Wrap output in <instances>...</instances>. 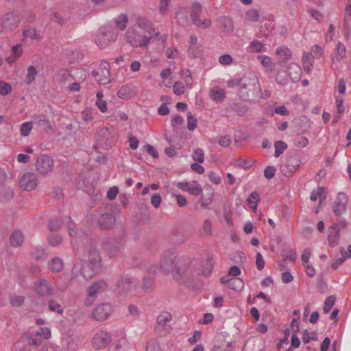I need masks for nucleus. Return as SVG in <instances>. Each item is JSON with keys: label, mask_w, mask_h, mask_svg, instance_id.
<instances>
[{"label": "nucleus", "mask_w": 351, "mask_h": 351, "mask_svg": "<svg viewBox=\"0 0 351 351\" xmlns=\"http://www.w3.org/2000/svg\"><path fill=\"white\" fill-rule=\"evenodd\" d=\"M261 88L257 76L254 72H246L240 77L238 95L243 101H250L260 97Z\"/></svg>", "instance_id": "f257e3e1"}, {"label": "nucleus", "mask_w": 351, "mask_h": 351, "mask_svg": "<svg viewBox=\"0 0 351 351\" xmlns=\"http://www.w3.org/2000/svg\"><path fill=\"white\" fill-rule=\"evenodd\" d=\"M178 254L173 249L165 251L161 255L158 265H152L147 269L149 273L156 274L158 270L167 275L173 271L175 263H176Z\"/></svg>", "instance_id": "f03ea898"}, {"label": "nucleus", "mask_w": 351, "mask_h": 351, "mask_svg": "<svg viewBox=\"0 0 351 351\" xmlns=\"http://www.w3.org/2000/svg\"><path fill=\"white\" fill-rule=\"evenodd\" d=\"M51 336V331L47 327L39 328L32 332L24 333L21 337L22 342L27 343L31 346H38L43 342L49 339Z\"/></svg>", "instance_id": "7ed1b4c3"}, {"label": "nucleus", "mask_w": 351, "mask_h": 351, "mask_svg": "<svg viewBox=\"0 0 351 351\" xmlns=\"http://www.w3.org/2000/svg\"><path fill=\"white\" fill-rule=\"evenodd\" d=\"M117 38V33L110 27H101L97 32L95 41L100 48H105Z\"/></svg>", "instance_id": "20e7f679"}, {"label": "nucleus", "mask_w": 351, "mask_h": 351, "mask_svg": "<svg viewBox=\"0 0 351 351\" xmlns=\"http://www.w3.org/2000/svg\"><path fill=\"white\" fill-rule=\"evenodd\" d=\"M125 36L130 44L134 47H147L150 42V36L140 34L136 29H129Z\"/></svg>", "instance_id": "39448f33"}, {"label": "nucleus", "mask_w": 351, "mask_h": 351, "mask_svg": "<svg viewBox=\"0 0 351 351\" xmlns=\"http://www.w3.org/2000/svg\"><path fill=\"white\" fill-rule=\"evenodd\" d=\"M93 76L99 84H106L110 82V64L104 61L99 64L96 69L92 71Z\"/></svg>", "instance_id": "423d86ee"}, {"label": "nucleus", "mask_w": 351, "mask_h": 351, "mask_svg": "<svg viewBox=\"0 0 351 351\" xmlns=\"http://www.w3.org/2000/svg\"><path fill=\"white\" fill-rule=\"evenodd\" d=\"M35 292L41 297L49 298L53 295L54 289L52 285L46 279H40L34 284Z\"/></svg>", "instance_id": "0eeeda50"}, {"label": "nucleus", "mask_w": 351, "mask_h": 351, "mask_svg": "<svg viewBox=\"0 0 351 351\" xmlns=\"http://www.w3.org/2000/svg\"><path fill=\"white\" fill-rule=\"evenodd\" d=\"M111 341L110 334L105 330L98 331L92 339L93 346L97 350L105 348Z\"/></svg>", "instance_id": "6e6552de"}, {"label": "nucleus", "mask_w": 351, "mask_h": 351, "mask_svg": "<svg viewBox=\"0 0 351 351\" xmlns=\"http://www.w3.org/2000/svg\"><path fill=\"white\" fill-rule=\"evenodd\" d=\"M301 161L297 155L289 156L285 163L281 166L282 173L287 177H289L292 173L300 167Z\"/></svg>", "instance_id": "1a4fd4ad"}, {"label": "nucleus", "mask_w": 351, "mask_h": 351, "mask_svg": "<svg viewBox=\"0 0 351 351\" xmlns=\"http://www.w3.org/2000/svg\"><path fill=\"white\" fill-rule=\"evenodd\" d=\"M19 184L21 188L25 191H32L38 184L37 176L34 173L25 172L21 176Z\"/></svg>", "instance_id": "9d476101"}, {"label": "nucleus", "mask_w": 351, "mask_h": 351, "mask_svg": "<svg viewBox=\"0 0 351 351\" xmlns=\"http://www.w3.org/2000/svg\"><path fill=\"white\" fill-rule=\"evenodd\" d=\"M21 22L19 12L14 11L6 14L2 19V25L7 30H12L18 27Z\"/></svg>", "instance_id": "9b49d317"}, {"label": "nucleus", "mask_w": 351, "mask_h": 351, "mask_svg": "<svg viewBox=\"0 0 351 351\" xmlns=\"http://www.w3.org/2000/svg\"><path fill=\"white\" fill-rule=\"evenodd\" d=\"M112 312V308L109 304L98 305L92 313V317L97 321L107 319Z\"/></svg>", "instance_id": "f8f14e48"}, {"label": "nucleus", "mask_w": 351, "mask_h": 351, "mask_svg": "<svg viewBox=\"0 0 351 351\" xmlns=\"http://www.w3.org/2000/svg\"><path fill=\"white\" fill-rule=\"evenodd\" d=\"M53 167V160L47 155H42L38 158L36 163V170L41 174H47L51 171Z\"/></svg>", "instance_id": "ddd939ff"}, {"label": "nucleus", "mask_w": 351, "mask_h": 351, "mask_svg": "<svg viewBox=\"0 0 351 351\" xmlns=\"http://www.w3.org/2000/svg\"><path fill=\"white\" fill-rule=\"evenodd\" d=\"M177 186L183 191L188 192L190 195L197 196L202 193L201 185L196 181L180 182Z\"/></svg>", "instance_id": "4468645a"}, {"label": "nucleus", "mask_w": 351, "mask_h": 351, "mask_svg": "<svg viewBox=\"0 0 351 351\" xmlns=\"http://www.w3.org/2000/svg\"><path fill=\"white\" fill-rule=\"evenodd\" d=\"M187 264L184 261L178 260L174 265L173 271L170 273L172 274L174 280H180L187 274Z\"/></svg>", "instance_id": "2eb2a0df"}, {"label": "nucleus", "mask_w": 351, "mask_h": 351, "mask_svg": "<svg viewBox=\"0 0 351 351\" xmlns=\"http://www.w3.org/2000/svg\"><path fill=\"white\" fill-rule=\"evenodd\" d=\"M137 286L136 280L130 277H123L117 282V287L119 291L123 293H128L130 291L134 290Z\"/></svg>", "instance_id": "dca6fc26"}, {"label": "nucleus", "mask_w": 351, "mask_h": 351, "mask_svg": "<svg viewBox=\"0 0 351 351\" xmlns=\"http://www.w3.org/2000/svg\"><path fill=\"white\" fill-rule=\"evenodd\" d=\"M347 202L348 198L344 193H338L337 199L333 208V212L337 216H340L346 211Z\"/></svg>", "instance_id": "f3484780"}, {"label": "nucleus", "mask_w": 351, "mask_h": 351, "mask_svg": "<svg viewBox=\"0 0 351 351\" xmlns=\"http://www.w3.org/2000/svg\"><path fill=\"white\" fill-rule=\"evenodd\" d=\"M108 287V284L106 281L100 280L95 282L88 288V293L90 297H95L98 293L104 291Z\"/></svg>", "instance_id": "a211bd4d"}, {"label": "nucleus", "mask_w": 351, "mask_h": 351, "mask_svg": "<svg viewBox=\"0 0 351 351\" xmlns=\"http://www.w3.org/2000/svg\"><path fill=\"white\" fill-rule=\"evenodd\" d=\"M97 221L101 228L108 230L114 225L116 219L112 213H105L101 214Z\"/></svg>", "instance_id": "6ab92c4d"}, {"label": "nucleus", "mask_w": 351, "mask_h": 351, "mask_svg": "<svg viewBox=\"0 0 351 351\" xmlns=\"http://www.w3.org/2000/svg\"><path fill=\"white\" fill-rule=\"evenodd\" d=\"M301 72L300 66L295 62L289 63L287 66V73L293 82H297L300 80Z\"/></svg>", "instance_id": "aec40b11"}, {"label": "nucleus", "mask_w": 351, "mask_h": 351, "mask_svg": "<svg viewBox=\"0 0 351 351\" xmlns=\"http://www.w3.org/2000/svg\"><path fill=\"white\" fill-rule=\"evenodd\" d=\"M220 28L226 34H230L233 32L234 25L232 20L230 17L223 16L218 19Z\"/></svg>", "instance_id": "412c9836"}, {"label": "nucleus", "mask_w": 351, "mask_h": 351, "mask_svg": "<svg viewBox=\"0 0 351 351\" xmlns=\"http://www.w3.org/2000/svg\"><path fill=\"white\" fill-rule=\"evenodd\" d=\"M136 94L135 87L130 85L122 86L117 92V96L123 99H128Z\"/></svg>", "instance_id": "4be33fe9"}, {"label": "nucleus", "mask_w": 351, "mask_h": 351, "mask_svg": "<svg viewBox=\"0 0 351 351\" xmlns=\"http://www.w3.org/2000/svg\"><path fill=\"white\" fill-rule=\"evenodd\" d=\"M14 197V189L9 185L0 187V201L2 202H10Z\"/></svg>", "instance_id": "5701e85b"}, {"label": "nucleus", "mask_w": 351, "mask_h": 351, "mask_svg": "<svg viewBox=\"0 0 351 351\" xmlns=\"http://www.w3.org/2000/svg\"><path fill=\"white\" fill-rule=\"evenodd\" d=\"M99 269V268L97 267H93V265H92V264L86 262L84 263L81 269V274L84 278L90 279L95 275V274L98 271Z\"/></svg>", "instance_id": "b1692460"}, {"label": "nucleus", "mask_w": 351, "mask_h": 351, "mask_svg": "<svg viewBox=\"0 0 351 351\" xmlns=\"http://www.w3.org/2000/svg\"><path fill=\"white\" fill-rule=\"evenodd\" d=\"M200 268H198L199 274L205 276H208L210 274L213 270V263L212 258L208 256L205 260L202 261L199 265Z\"/></svg>", "instance_id": "393cba45"}, {"label": "nucleus", "mask_w": 351, "mask_h": 351, "mask_svg": "<svg viewBox=\"0 0 351 351\" xmlns=\"http://www.w3.org/2000/svg\"><path fill=\"white\" fill-rule=\"evenodd\" d=\"M92 264L94 267L100 268L101 257L99 251L95 247H92L88 252V260L87 261Z\"/></svg>", "instance_id": "a878e982"}, {"label": "nucleus", "mask_w": 351, "mask_h": 351, "mask_svg": "<svg viewBox=\"0 0 351 351\" xmlns=\"http://www.w3.org/2000/svg\"><path fill=\"white\" fill-rule=\"evenodd\" d=\"M315 57L311 53L305 52L302 57L303 68L305 72L310 74L312 71Z\"/></svg>", "instance_id": "bb28decb"}, {"label": "nucleus", "mask_w": 351, "mask_h": 351, "mask_svg": "<svg viewBox=\"0 0 351 351\" xmlns=\"http://www.w3.org/2000/svg\"><path fill=\"white\" fill-rule=\"evenodd\" d=\"M276 54L278 56L281 63H285L292 57V53L286 46H280L276 49Z\"/></svg>", "instance_id": "cd10ccee"}, {"label": "nucleus", "mask_w": 351, "mask_h": 351, "mask_svg": "<svg viewBox=\"0 0 351 351\" xmlns=\"http://www.w3.org/2000/svg\"><path fill=\"white\" fill-rule=\"evenodd\" d=\"M247 51L251 53L265 52L267 51L265 45L258 40H253L249 44Z\"/></svg>", "instance_id": "c85d7f7f"}, {"label": "nucleus", "mask_w": 351, "mask_h": 351, "mask_svg": "<svg viewBox=\"0 0 351 351\" xmlns=\"http://www.w3.org/2000/svg\"><path fill=\"white\" fill-rule=\"evenodd\" d=\"M33 123L40 126L46 127L48 130H51L52 126L48 119L43 114H34L33 117Z\"/></svg>", "instance_id": "c756f323"}, {"label": "nucleus", "mask_w": 351, "mask_h": 351, "mask_svg": "<svg viewBox=\"0 0 351 351\" xmlns=\"http://www.w3.org/2000/svg\"><path fill=\"white\" fill-rule=\"evenodd\" d=\"M24 241V237L19 230H15L12 232L10 237V242L12 246L17 247L21 246Z\"/></svg>", "instance_id": "7c9ffc66"}, {"label": "nucleus", "mask_w": 351, "mask_h": 351, "mask_svg": "<svg viewBox=\"0 0 351 351\" xmlns=\"http://www.w3.org/2000/svg\"><path fill=\"white\" fill-rule=\"evenodd\" d=\"M48 267L53 272H60L64 268L63 261L59 257L53 258L48 263Z\"/></svg>", "instance_id": "2f4dec72"}, {"label": "nucleus", "mask_w": 351, "mask_h": 351, "mask_svg": "<svg viewBox=\"0 0 351 351\" xmlns=\"http://www.w3.org/2000/svg\"><path fill=\"white\" fill-rule=\"evenodd\" d=\"M210 98L217 102L222 101L225 98V91L223 88L216 86L209 93Z\"/></svg>", "instance_id": "473e14b6"}, {"label": "nucleus", "mask_w": 351, "mask_h": 351, "mask_svg": "<svg viewBox=\"0 0 351 351\" xmlns=\"http://www.w3.org/2000/svg\"><path fill=\"white\" fill-rule=\"evenodd\" d=\"M326 197V194L323 187H318L317 189L313 190L310 196L311 201L315 202L319 199L320 202L325 200Z\"/></svg>", "instance_id": "72a5a7b5"}, {"label": "nucleus", "mask_w": 351, "mask_h": 351, "mask_svg": "<svg viewBox=\"0 0 351 351\" xmlns=\"http://www.w3.org/2000/svg\"><path fill=\"white\" fill-rule=\"evenodd\" d=\"M202 11V5L198 2H194L192 5L191 12V18L193 23L197 22L199 19L200 14Z\"/></svg>", "instance_id": "f704fd0d"}, {"label": "nucleus", "mask_w": 351, "mask_h": 351, "mask_svg": "<svg viewBox=\"0 0 351 351\" xmlns=\"http://www.w3.org/2000/svg\"><path fill=\"white\" fill-rule=\"evenodd\" d=\"M136 23L140 28L144 29L149 34H151L154 30L152 22L145 18L138 17Z\"/></svg>", "instance_id": "c9c22d12"}, {"label": "nucleus", "mask_w": 351, "mask_h": 351, "mask_svg": "<svg viewBox=\"0 0 351 351\" xmlns=\"http://www.w3.org/2000/svg\"><path fill=\"white\" fill-rule=\"evenodd\" d=\"M228 287L235 291H240L244 287V282L239 278H232Z\"/></svg>", "instance_id": "e433bc0d"}, {"label": "nucleus", "mask_w": 351, "mask_h": 351, "mask_svg": "<svg viewBox=\"0 0 351 351\" xmlns=\"http://www.w3.org/2000/svg\"><path fill=\"white\" fill-rule=\"evenodd\" d=\"M29 253L32 257L37 261L44 260L46 257L44 249L40 247H34L31 249Z\"/></svg>", "instance_id": "4c0bfd02"}, {"label": "nucleus", "mask_w": 351, "mask_h": 351, "mask_svg": "<svg viewBox=\"0 0 351 351\" xmlns=\"http://www.w3.org/2000/svg\"><path fill=\"white\" fill-rule=\"evenodd\" d=\"M232 164L235 167L244 168V169H249L253 165V160L250 159H245V158H237L234 159Z\"/></svg>", "instance_id": "58836bf2"}, {"label": "nucleus", "mask_w": 351, "mask_h": 351, "mask_svg": "<svg viewBox=\"0 0 351 351\" xmlns=\"http://www.w3.org/2000/svg\"><path fill=\"white\" fill-rule=\"evenodd\" d=\"M58 80L61 84H65L72 78L70 71L67 69H61L57 75Z\"/></svg>", "instance_id": "ea45409f"}, {"label": "nucleus", "mask_w": 351, "mask_h": 351, "mask_svg": "<svg viewBox=\"0 0 351 351\" xmlns=\"http://www.w3.org/2000/svg\"><path fill=\"white\" fill-rule=\"evenodd\" d=\"M247 201L251 208L254 210H256L257 205L259 202V195L258 192H252L247 197Z\"/></svg>", "instance_id": "a19ab883"}, {"label": "nucleus", "mask_w": 351, "mask_h": 351, "mask_svg": "<svg viewBox=\"0 0 351 351\" xmlns=\"http://www.w3.org/2000/svg\"><path fill=\"white\" fill-rule=\"evenodd\" d=\"M274 156L279 157L287 148V145L284 141H278L274 143Z\"/></svg>", "instance_id": "79ce46f5"}, {"label": "nucleus", "mask_w": 351, "mask_h": 351, "mask_svg": "<svg viewBox=\"0 0 351 351\" xmlns=\"http://www.w3.org/2000/svg\"><path fill=\"white\" fill-rule=\"evenodd\" d=\"M336 50L337 56L335 58L337 61L340 62L346 58V47L342 43L339 42L337 45Z\"/></svg>", "instance_id": "37998d69"}, {"label": "nucleus", "mask_w": 351, "mask_h": 351, "mask_svg": "<svg viewBox=\"0 0 351 351\" xmlns=\"http://www.w3.org/2000/svg\"><path fill=\"white\" fill-rule=\"evenodd\" d=\"M171 319V315L167 312H161L157 317V322L159 325L165 326Z\"/></svg>", "instance_id": "c03bdc74"}, {"label": "nucleus", "mask_w": 351, "mask_h": 351, "mask_svg": "<svg viewBox=\"0 0 351 351\" xmlns=\"http://www.w3.org/2000/svg\"><path fill=\"white\" fill-rule=\"evenodd\" d=\"M116 25L117 27L123 30L126 28L128 23V16L125 14H120L115 20Z\"/></svg>", "instance_id": "a18cd8bd"}, {"label": "nucleus", "mask_w": 351, "mask_h": 351, "mask_svg": "<svg viewBox=\"0 0 351 351\" xmlns=\"http://www.w3.org/2000/svg\"><path fill=\"white\" fill-rule=\"evenodd\" d=\"M49 309L52 311L57 313L59 315H62L64 312V308L61 306L60 304H59L58 302H56L54 300H51L49 302Z\"/></svg>", "instance_id": "49530a36"}, {"label": "nucleus", "mask_w": 351, "mask_h": 351, "mask_svg": "<svg viewBox=\"0 0 351 351\" xmlns=\"http://www.w3.org/2000/svg\"><path fill=\"white\" fill-rule=\"evenodd\" d=\"M104 249L107 252L110 258L115 257L119 252V248L116 245H112L110 243L107 242L104 243Z\"/></svg>", "instance_id": "de8ad7c7"}, {"label": "nucleus", "mask_w": 351, "mask_h": 351, "mask_svg": "<svg viewBox=\"0 0 351 351\" xmlns=\"http://www.w3.org/2000/svg\"><path fill=\"white\" fill-rule=\"evenodd\" d=\"M37 75V69L34 66H29L27 68V73L26 75V82L27 84H31L34 80Z\"/></svg>", "instance_id": "09e8293b"}, {"label": "nucleus", "mask_w": 351, "mask_h": 351, "mask_svg": "<svg viewBox=\"0 0 351 351\" xmlns=\"http://www.w3.org/2000/svg\"><path fill=\"white\" fill-rule=\"evenodd\" d=\"M293 141L294 145L299 147H305L308 144V139L300 135L296 136Z\"/></svg>", "instance_id": "8fccbe9b"}, {"label": "nucleus", "mask_w": 351, "mask_h": 351, "mask_svg": "<svg viewBox=\"0 0 351 351\" xmlns=\"http://www.w3.org/2000/svg\"><path fill=\"white\" fill-rule=\"evenodd\" d=\"M23 35L25 38H29L32 40H38L40 35L35 28H28L23 31Z\"/></svg>", "instance_id": "3c124183"}, {"label": "nucleus", "mask_w": 351, "mask_h": 351, "mask_svg": "<svg viewBox=\"0 0 351 351\" xmlns=\"http://www.w3.org/2000/svg\"><path fill=\"white\" fill-rule=\"evenodd\" d=\"M335 297L333 295H330L326 299L323 307V311L325 314L328 313L331 310L335 304Z\"/></svg>", "instance_id": "603ef678"}, {"label": "nucleus", "mask_w": 351, "mask_h": 351, "mask_svg": "<svg viewBox=\"0 0 351 351\" xmlns=\"http://www.w3.org/2000/svg\"><path fill=\"white\" fill-rule=\"evenodd\" d=\"M33 128V122L32 121H27L22 124L21 128V134L23 136H27Z\"/></svg>", "instance_id": "864d4df0"}, {"label": "nucleus", "mask_w": 351, "mask_h": 351, "mask_svg": "<svg viewBox=\"0 0 351 351\" xmlns=\"http://www.w3.org/2000/svg\"><path fill=\"white\" fill-rule=\"evenodd\" d=\"M25 298L22 295H12L10 296V303L13 306H21L24 302Z\"/></svg>", "instance_id": "5fc2aeb1"}, {"label": "nucleus", "mask_w": 351, "mask_h": 351, "mask_svg": "<svg viewBox=\"0 0 351 351\" xmlns=\"http://www.w3.org/2000/svg\"><path fill=\"white\" fill-rule=\"evenodd\" d=\"M176 19L178 23L182 26H184L187 22V14L184 10H179L176 14Z\"/></svg>", "instance_id": "6e6d98bb"}, {"label": "nucleus", "mask_w": 351, "mask_h": 351, "mask_svg": "<svg viewBox=\"0 0 351 351\" xmlns=\"http://www.w3.org/2000/svg\"><path fill=\"white\" fill-rule=\"evenodd\" d=\"M62 221L59 219H54L49 221L48 227L50 231H58L62 226Z\"/></svg>", "instance_id": "4d7b16f0"}, {"label": "nucleus", "mask_w": 351, "mask_h": 351, "mask_svg": "<svg viewBox=\"0 0 351 351\" xmlns=\"http://www.w3.org/2000/svg\"><path fill=\"white\" fill-rule=\"evenodd\" d=\"M246 17L250 21L256 22L259 20L260 16L256 10L251 9L246 12Z\"/></svg>", "instance_id": "13d9d810"}, {"label": "nucleus", "mask_w": 351, "mask_h": 351, "mask_svg": "<svg viewBox=\"0 0 351 351\" xmlns=\"http://www.w3.org/2000/svg\"><path fill=\"white\" fill-rule=\"evenodd\" d=\"M154 285V278L149 276H145L143 280V289L145 291L151 290Z\"/></svg>", "instance_id": "bf43d9fd"}, {"label": "nucleus", "mask_w": 351, "mask_h": 351, "mask_svg": "<svg viewBox=\"0 0 351 351\" xmlns=\"http://www.w3.org/2000/svg\"><path fill=\"white\" fill-rule=\"evenodd\" d=\"M12 177V173L9 171L6 172L5 169L0 168V187L6 185V180Z\"/></svg>", "instance_id": "052dcab7"}, {"label": "nucleus", "mask_w": 351, "mask_h": 351, "mask_svg": "<svg viewBox=\"0 0 351 351\" xmlns=\"http://www.w3.org/2000/svg\"><path fill=\"white\" fill-rule=\"evenodd\" d=\"M339 234L338 233H329L328 236V241L329 245L331 247H335L338 245L339 241Z\"/></svg>", "instance_id": "680f3d73"}, {"label": "nucleus", "mask_w": 351, "mask_h": 351, "mask_svg": "<svg viewBox=\"0 0 351 351\" xmlns=\"http://www.w3.org/2000/svg\"><path fill=\"white\" fill-rule=\"evenodd\" d=\"M193 160L202 163L204 161V153L202 149H197L192 156Z\"/></svg>", "instance_id": "e2e57ef3"}, {"label": "nucleus", "mask_w": 351, "mask_h": 351, "mask_svg": "<svg viewBox=\"0 0 351 351\" xmlns=\"http://www.w3.org/2000/svg\"><path fill=\"white\" fill-rule=\"evenodd\" d=\"M12 90V87L10 84L6 83L3 81H0V95H7Z\"/></svg>", "instance_id": "0e129e2a"}, {"label": "nucleus", "mask_w": 351, "mask_h": 351, "mask_svg": "<svg viewBox=\"0 0 351 351\" xmlns=\"http://www.w3.org/2000/svg\"><path fill=\"white\" fill-rule=\"evenodd\" d=\"M188 119V129L191 131L194 130L197 127V119L191 114V112L188 113L187 115Z\"/></svg>", "instance_id": "69168bd1"}, {"label": "nucleus", "mask_w": 351, "mask_h": 351, "mask_svg": "<svg viewBox=\"0 0 351 351\" xmlns=\"http://www.w3.org/2000/svg\"><path fill=\"white\" fill-rule=\"evenodd\" d=\"M257 58L261 60V64L265 68L271 69V66H272L273 63L270 57L264 56H258Z\"/></svg>", "instance_id": "338daca9"}, {"label": "nucleus", "mask_w": 351, "mask_h": 351, "mask_svg": "<svg viewBox=\"0 0 351 351\" xmlns=\"http://www.w3.org/2000/svg\"><path fill=\"white\" fill-rule=\"evenodd\" d=\"M219 62L224 66H228L231 64L232 62V58L230 54H223L219 56Z\"/></svg>", "instance_id": "774afa93"}]
</instances>
